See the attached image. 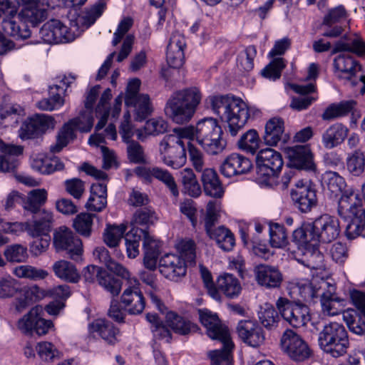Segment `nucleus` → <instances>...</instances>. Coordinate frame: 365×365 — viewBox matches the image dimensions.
Wrapping results in <instances>:
<instances>
[{
  "instance_id": "f257e3e1",
  "label": "nucleus",
  "mask_w": 365,
  "mask_h": 365,
  "mask_svg": "<svg viewBox=\"0 0 365 365\" xmlns=\"http://www.w3.org/2000/svg\"><path fill=\"white\" fill-rule=\"evenodd\" d=\"M292 297H300L308 303L320 301L322 311L330 316L338 315L345 305V300L337 296L336 285L331 279L314 276L312 279H294L289 284Z\"/></svg>"
},
{
  "instance_id": "f03ea898",
  "label": "nucleus",
  "mask_w": 365,
  "mask_h": 365,
  "mask_svg": "<svg viewBox=\"0 0 365 365\" xmlns=\"http://www.w3.org/2000/svg\"><path fill=\"white\" fill-rule=\"evenodd\" d=\"M340 233L338 219L323 215L312 222H307L296 229L292 234L293 241L299 245V250H306L311 257H318L322 260L323 256L317 250L319 242L329 243L336 240Z\"/></svg>"
},
{
  "instance_id": "7ed1b4c3",
  "label": "nucleus",
  "mask_w": 365,
  "mask_h": 365,
  "mask_svg": "<svg viewBox=\"0 0 365 365\" xmlns=\"http://www.w3.org/2000/svg\"><path fill=\"white\" fill-rule=\"evenodd\" d=\"M105 4L99 3L77 18L75 25L68 29L58 19H51L45 23L40 30V35L44 42L65 43L73 41L82 31L93 25L104 10Z\"/></svg>"
},
{
  "instance_id": "20e7f679",
  "label": "nucleus",
  "mask_w": 365,
  "mask_h": 365,
  "mask_svg": "<svg viewBox=\"0 0 365 365\" xmlns=\"http://www.w3.org/2000/svg\"><path fill=\"white\" fill-rule=\"evenodd\" d=\"M212 111L227 124V133L232 137L237 135L250 118L246 103L233 95L211 96L207 98Z\"/></svg>"
},
{
  "instance_id": "39448f33",
  "label": "nucleus",
  "mask_w": 365,
  "mask_h": 365,
  "mask_svg": "<svg viewBox=\"0 0 365 365\" xmlns=\"http://www.w3.org/2000/svg\"><path fill=\"white\" fill-rule=\"evenodd\" d=\"M181 130L187 136V140L195 139L208 155H219L227 146V142L222 138V127L214 118H204L200 120L195 126L183 127V130Z\"/></svg>"
},
{
  "instance_id": "423d86ee",
  "label": "nucleus",
  "mask_w": 365,
  "mask_h": 365,
  "mask_svg": "<svg viewBox=\"0 0 365 365\" xmlns=\"http://www.w3.org/2000/svg\"><path fill=\"white\" fill-rule=\"evenodd\" d=\"M201 98V93L196 87L178 91L168 99L165 114L177 124L186 123L192 118Z\"/></svg>"
},
{
  "instance_id": "0eeeda50",
  "label": "nucleus",
  "mask_w": 365,
  "mask_h": 365,
  "mask_svg": "<svg viewBox=\"0 0 365 365\" xmlns=\"http://www.w3.org/2000/svg\"><path fill=\"white\" fill-rule=\"evenodd\" d=\"M181 130H183V127L174 128L173 133L165 135L159 143L161 160L173 169L182 167L187 160L183 140L187 139V136Z\"/></svg>"
},
{
  "instance_id": "6e6552de",
  "label": "nucleus",
  "mask_w": 365,
  "mask_h": 365,
  "mask_svg": "<svg viewBox=\"0 0 365 365\" xmlns=\"http://www.w3.org/2000/svg\"><path fill=\"white\" fill-rule=\"evenodd\" d=\"M319 344L325 352L334 357L344 355L349 346L348 333L345 327L336 322L325 325L319 333Z\"/></svg>"
},
{
  "instance_id": "1a4fd4ad",
  "label": "nucleus",
  "mask_w": 365,
  "mask_h": 365,
  "mask_svg": "<svg viewBox=\"0 0 365 365\" xmlns=\"http://www.w3.org/2000/svg\"><path fill=\"white\" fill-rule=\"evenodd\" d=\"M93 125L92 110H83L81 114L65 123L58 133L56 143L51 146L53 153L60 152L63 148L76 138V131L82 133L91 131Z\"/></svg>"
},
{
  "instance_id": "9d476101",
  "label": "nucleus",
  "mask_w": 365,
  "mask_h": 365,
  "mask_svg": "<svg viewBox=\"0 0 365 365\" xmlns=\"http://www.w3.org/2000/svg\"><path fill=\"white\" fill-rule=\"evenodd\" d=\"M257 174L261 182L277 176L281 171L284 161L282 155L272 148L260 150L256 158Z\"/></svg>"
},
{
  "instance_id": "9b49d317",
  "label": "nucleus",
  "mask_w": 365,
  "mask_h": 365,
  "mask_svg": "<svg viewBox=\"0 0 365 365\" xmlns=\"http://www.w3.org/2000/svg\"><path fill=\"white\" fill-rule=\"evenodd\" d=\"M276 307L282 318L293 327H304L310 320L309 308L304 304L279 297L276 302Z\"/></svg>"
},
{
  "instance_id": "f8f14e48",
  "label": "nucleus",
  "mask_w": 365,
  "mask_h": 365,
  "mask_svg": "<svg viewBox=\"0 0 365 365\" xmlns=\"http://www.w3.org/2000/svg\"><path fill=\"white\" fill-rule=\"evenodd\" d=\"M53 245L56 252H66L68 257L73 260H78L83 253L81 240L71 229L65 226L55 230Z\"/></svg>"
},
{
  "instance_id": "ddd939ff",
  "label": "nucleus",
  "mask_w": 365,
  "mask_h": 365,
  "mask_svg": "<svg viewBox=\"0 0 365 365\" xmlns=\"http://www.w3.org/2000/svg\"><path fill=\"white\" fill-rule=\"evenodd\" d=\"M43 308L36 306L21 317L17 322L18 329L24 334L38 336L46 334L53 326L51 320H46L41 316Z\"/></svg>"
},
{
  "instance_id": "4468645a",
  "label": "nucleus",
  "mask_w": 365,
  "mask_h": 365,
  "mask_svg": "<svg viewBox=\"0 0 365 365\" xmlns=\"http://www.w3.org/2000/svg\"><path fill=\"white\" fill-rule=\"evenodd\" d=\"M280 343L282 350L294 361H304L311 355L308 344L299 334L292 329L284 331Z\"/></svg>"
},
{
  "instance_id": "2eb2a0df",
  "label": "nucleus",
  "mask_w": 365,
  "mask_h": 365,
  "mask_svg": "<svg viewBox=\"0 0 365 365\" xmlns=\"http://www.w3.org/2000/svg\"><path fill=\"white\" fill-rule=\"evenodd\" d=\"M128 279L129 285L123 291L120 302L128 314L136 315L141 314L145 309V302L139 287L140 283L136 278Z\"/></svg>"
},
{
  "instance_id": "dca6fc26",
  "label": "nucleus",
  "mask_w": 365,
  "mask_h": 365,
  "mask_svg": "<svg viewBox=\"0 0 365 365\" xmlns=\"http://www.w3.org/2000/svg\"><path fill=\"white\" fill-rule=\"evenodd\" d=\"M338 215L344 220L353 217L365 219V210L359 195L353 190L345 191L338 201Z\"/></svg>"
},
{
  "instance_id": "f3484780",
  "label": "nucleus",
  "mask_w": 365,
  "mask_h": 365,
  "mask_svg": "<svg viewBox=\"0 0 365 365\" xmlns=\"http://www.w3.org/2000/svg\"><path fill=\"white\" fill-rule=\"evenodd\" d=\"M201 324L207 329L208 336L212 339L225 341L230 339L227 327L224 326L217 314L207 309L198 310Z\"/></svg>"
},
{
  "instance_id": "a211bd4d",
  "label": "nucleus",
  "mask_w": 365,
  "mask_h": 365,
  "mask_svg": "<svg viewBox=\"0 0 365 365\" xmlns=\"http://www.w3.org/2000/svg\"><path fill=\"white\" fill-rule=\"evenodd\" d=\"M237 331L239 337L250 346L258 347L264 343V332L256 321L250 319L240 321Z\"/></svg>"
},
{
  "instance_id": "6ab92c4d",
  "label": "nucleus",
  "mask_w": 365,
  "mask_h": 365,
  "mask_svg": "<svg viewBox=\"0 0 365 365\" xmlns=\"http://www.w3.org/2000/svg\"><path fill=\"white\" fill-rule=\"evenodd\" d=\"M159 271L165 278L177 281L185 275L187 264L179 255L166 254L159 261Z\"/></svg>"
},
{
  "instance_id": "aec40b11",
  "label": "nucleus",
  "mask_w": 365,
  "mask_h": 365,
  "mask_svg": "<svg viewBox=\"0 0 365 365\" xmlns=\"http://www.w3.org/2000/svg\"><path fill=\"white\" fill-rule=\"evenodd\" d=\"M252 168V161L247 157L232 153L222 163L220 171L226 178H232L249 173Z\"/></svg>"
},
{
  "instance_id": "412c9836",
  "label": "nucleus",
  "mask_w": 365,
  "mask_h": 365,
  "mask_svg": "<svg viewBox=\"0 0 365 365\" xmlns=\"http://www.w3.org/2000/svg\"><path fill=\"white\" fill-rule=\"evenodd\" d=\"M285 152L292 167L297 170H315L316 165L309 147L307 145L287 147L285 148Z\"/></svg>"
},
{
  "instance_id": "4be33fe9",
  "label": "nucleus",
  "mask_w": 365,
  "mask_h": 365,
  "mask_svg": "<svg viewBox=\"0 0 365 365\" xmlns=\"http://www.w3.org/2000/svg\"><path fill=\"white\" fill-rule=\"evenodd\" d=\"M254 273L257 283L268 289L279 287L283 279L279 270L277 267L268 264L256 266Z\"/></svg>"
},
{
  "instance_id": "5701e85b",
  "label": "nucleus",
  "mask_w": 365,
  "mask_h": 365,
  "mask_svg": "<svg viewBox=\"0 0 365 365\" xmlns=\"http://www.w3.org/2000/svg\"><path fill=\"white\" fill-rule=\"evenodd\" d=\"M334 66L339 78L350 82L352 86L356 85L357 82L352 78L357 71H361V66L351 56L346 53L339 55L334 60Z\"/></svg>"
},
{
  "instance_id": "b1692460",
  "label": "nucleus",
  "mask_w": 365,
  "mask_h": 365,
  "mask_svg": "<svg viewBox=\"0 0 365 365\" xmlns=\"http://www.w3.org/2000/svg\"><path fill=\"white\" fill-rule=\"evenodd\" d=\"M32 220L28 222V234L33 237L49 236L53 220L51 212L43 210L33 213Z\"/></svg>"
},
{
  "instance_id": "393cba45",
  "label": "nucleus",
  "mask_w": 365,
  "mask_h": 365,
  "mask_svg": "<svg viewBox=\"0 0 365 365\" xmlns=\"http://www.w3.org/2000/svg\"><path fill=\"white\" fill-rule=\"evenodd\" d=\"M142 237L143 240V264L145 268L153 271L156 269L158 259L160 254V243L151 236L146 230H143Z\"/></svg>"
},
{
  "instance_id": "a878e982",
  "label": "nucleus",
  "mask_w": 365,
  "mask_h": 365,
  "mask_svg": "<svg viewBox=\"0 0 365 365\" xmlns=\"http://www.w3.org/2000/svg\"><path fill=\"white\" fill-rule=\"evenodd\" d=\"M0 171L14 172L19 165L18 156L23 152L21 146L6 145L0 139Z\"/></svg>"
},
{
  "instance_id": "bb28decb",
  "label": "nucleus",
  "mask_w": 365,
  "mask_h": 365,
  "mask_svg": "<svg viewBox=\"0 0 365 365\" xmlns=\"http://www.w3.org/2000/svg\"><path fill=\"white\" fill-rule=\"evenodd\" d=\"M89 331L94 335L99 336L108 344H115L118 341L119 329L110 322L98 319L89 324Z\"/></svg>"
},
{
  "instance_id": "cd10ccee",
  "label": "nucleus",
  "mask_w": 365,
  "mask_h": 365,
  "mask_svg": "<svg viewBox=\"0 0 365 365\" xmlns=\"http://www.w3.org/2000/svg\"><path fill=\"white\" fill-rule=\"evenodd\" d=\"M291 197L294 206L302 212H308L317 205V197L314 188L299 187L293 189Z\"/></svg>"
},
{
  "instance_id": "c85d7f7f",
  "label": "nucleus",
  "mask_w": 365,
  "mask_h": 365,
  "mask_svg": "<svg viewBox=\"0 0 365 365\" xmlns=\"http://www.w3.org/2000/svg\"><path fill=\"white\" fill-rule=\"evenodd\" d=\"M2 29L4 32L17 39H26L31 36L28 24L16 13L9 19H2Z\"/></svg>"
},
{
  "instance_id": "c756f323",
  "label": "nucleus",
  "mask_w": 365,
  "mask_h": 365,
  "mask_svg": "<svg viewBox=\"0 0 365 365\" xmlns=\"http://www.w3.org/2000/svg\"><path fill=\"white\" fill-rule=\"evenodd\" d=\"M17 294V297L12 303L13 312L15 314L23 312L33 302L41 299L43 295V289L36 285L24 289L20 287Z\"/></svg>"
},
{
  "instance_id": "7c9ffc66",
  "label": "nucleus",
  "mask_w": 365,
  "mask_h": 365,
  "mask_svg": "<svg viewBox=\"0 0 365 365\" xmlns=\"http://www.w3.org/2000/svg\"><path fill=\"white\" fill-rule=\"evenodd\" d=\"M200 173L205 193L214 198H221L225 190L216 171L213 168H205Z\"/></svg>"
},
{
  "instance_id": "2f4dec72",
  "label": "nucleus",
  "mask_w": 365,
  "mask_h": 365,
  "mask_svg": "<svg viewBox=\"0 0 365 365\" xmlns=\"http://www.w3.org/2000/svg\"><path fill=\"white\" fill-rule=\"evenodd\" d=\"M292 90L297 93L301 94L299 97H294L292 99L290 107L296 110L300 111L308 108L315 98L307 96V94L314 92L315 86L310 83L306 85L293 84Z\"/></svg>"
},
{
  "instance_id": "473e14b6",
  "label": "nucleus",
  "mask_w": 365,
  "mask_h": 365,
  "mask_svg": "<svg viewBox=\"0 0 365 365\" xmlns=\"http://www.w3.org/2000/svg\"><path fill=\"white\" fill-rule=\"evenodd\" d=\"M348 51L359 56L365 54V42L356 35L344 36L337 41L331 51L332 54Z\"/></svg>"
},
{
  "instance_id": "72a5a7b5",
  "label": "nucleus",
  "mask_w": 365,
  "mask_h": 365,
  "mask_svg": "<svg viewBox=\"0 0 365 365\" xmlns=\"http://www.w3.org/2000/svg\"><path fill=\"white\" fill-rule=\"evenodd\" d=\"M349 129L341 123H334L322 134V144L327 149H332L339 145L346 138Z\"/></svg>"
},
{
  "instance_id": "f704fd0d",
  "label": "nucleus",
  "mask_w": 365,
  "mask_h": 365,
  "mask_svg": "<svg viewBox=\"0 0 365 365\" xmlns=\"http://www.w3.org/2000/svg\"><path fill=\"white\" fill-rule=\"evenodd\" d=\"M107 205V186L104 182L93 183L91 187V195L86 204L90 211L101 212Z\"/></svg>"
},
{
  "instance_id": "c9c22d12",
  "label": "nucleus",
  "mask_w": 365,
  "mask_h": 365,
  "mask_svg": "<svg viewBox=\"0 0 365 365\" xmlns=\"http://www.w3.org/2000/svg\"><path fill=\"white\" fill-rule=\"evenodd\" d=\"M284 121L279 118H271L265 125L264 135V143L270 146L277 145L281 140L286 141V135H284Z\"/></svg>"
},
{
  "instance_id": "e433bc0d",
  "label": "nucleus",
  "mask_w": 365,
  "mask_h": 365,
  "mask_svg": "<svg viewBox=\"0 0 365 365\" xmlns=\"http://www.w3.org/2000/svg\"><path fill=\"white\" fill-rule=\"evenodd\" d=\"M93 255L95 259L105 264L109 270L115 274L122 278H128L130 277V274L128 270L122 264L113 260L106 247L103 246L97 247L93 250Z\"/></svg>"
},
{
  "instance_id": "4c0bfd02",
  "label": "nucleus",
  "mask_w": 365,
  "mask_h": 365,
  "mask_svg": "<svg viewBox=\"0 0 365 365\" xmlns=\"http://www.w3.org/2000/svg\"><path fill=\"white\" fill-rule=\"evenodd\" d=\"M216 287L220 294L221 292L230 299L238 297L242 290L238 279L233 274L227 273L222 274L217 278Z\"/></svg>"
},
{
  "instance_id": "58836bf2",
  "label": "nucleus",
  "mask_w": 365,
  "mask_h": 365,
  "mask_svg": "<svg viewBox=\"0 0 365 365\" xmlns=\"http://www.w3.org/2000/svg\"><path fill=\"white\" fill-rule=\"evenodd\" d=\"M55 275L67 282L77 283L81 278L76 267L71 262L60 259L55 262L52 266Z\"/></svg>"
},
{
  "instance_id": "ea45409f",
  "label": "nucleus",
  "mask_w": 365,
  "mask_h": 365,
  "mask_svg": "<svg viewBox=\"0 0 365 365\" xmlns=\"http://www.w3.org/2000/svg\"><path fill=\"white\" fill-rule=\"evenodd\" d=\"M31 165L34 170L46 175L61 170L64 168L63 163L58 158H48L41 154L33 157Z\"/></svg>"
},
{
  "instance_id": "a19ab883",
  "label": "nucleus",
  "mask_w": 365,
  "mask_h": 365,
  "mask_svg": "<svg viewBox=\"0 0 365 365\" xmlns=\"http://www.w3.org/2000/svg\"><path fill=\"white\" fill-rule=\"evenodd\" d=\"M165 318L167 325L178 334L187 335L191 332L196 331L197 329L196 324L175 312H168Z\"/></svg>"
},
{
  "instance_id": "79ce46f5",
  "label": "nucleus",
  "mask_w": 365,
  "mask_h": 365,
  "mask_svg": "<svg viewBox=\"0 0 365 365\" xmlns=\"http://www.w3.org/2000/svg\"><path fill=\"white\" fill-rule=\"evenodd\" d=\"M18 14L23 20L33 26L43 21L47 16L46 10L40 6L39 2H31V4L24 6Z\"/></svg>"
},
{
  "instance_id": "37998d69",
  "label": "nucleus",
  "mask_w": 365,
  "mask_h": 365,
  "mask_svg": "<svg viewBox=\"0 0 365 365\" xmlns=\"http://www.w3.org/2000/svg\"><path fill=\"white\" fill-rule=\"evenodd\" d=\"M127 107H133L135 119L138 121L145 120L153 112V106L148 94L138 96L132 103H125Z\"/></svg>"
},
{
  "instance_id": "c03bdc74",
  "label": "nucleus",
  "mask_w": 365,
  "mask_h": 365,
  "mask_svg": "<svg viewBox=\"0 0 365 365\" xmlns=\"http://www.w3.org/2000/svg\"><path fill=\"white\" fill-rule=\"evenodd\" d=\"M210 238L214 240L217 245L224 251H230L235 245L234 235L224 226H219L212 234Z\"/></svg>"
},
{
  "instance_id": "a18cd8bd",
  "label": "nucleus",
  "mask_w": 365,
  "mask_h": 365,
  "mask_svg": "<svg viewBox=\"0 0 365 365\" xmlns=\"http://www.w3.org/2000/svg\"><path fill=\"white\" fill-rule=\"evenodd\" d=\"M223 348L220 350H213L209 352L211 365H232L231 351L234 344L230 339L222 341Z\"/></svg>"
},
{
  "instance_id": "49530a36",
  "label": "nucleus",
  "mask_w": 365,
  "mask_h": 365,
  "mask_svg": "<svg viewBox=\"0 0 365 365\" xmlns=\"http://www.w3.org/2000/svg\"><path fill=\"white\" fill-rule=\"evenodd\" d=\"M258 318L262 325L267 329L276 328L279 321L278 312L272 304L269 303H265L260 307Z\"/></svg>"
},
{
  "instance_id": "de8ad7c7",
  "label": "nucleus",
  "mask_w": 365,
  "mask_h": 365,
  "mask_svg": "<svg viewBox=\"0 0 365 365\" xmlns=\"http://www.w3.org/2000/svg\"><path fill=\"white\" fill-rule=\"evenodd\" d=\"M346 169L353 176H361L365 170V155L361 150L348 154L346 160Z\"/></svg>"
},
{
  "instance_id": "09e8293b",
  "label": "nucleus",
  "mask_w": 365,
  "mask_h": 365,
  "mask_svg": "<svg viewBox=\"0 0 365 365\" xmlns=\"http://www.w3.org/2000/svg\"><path fill=\"white\" fill-rule=\"evenodd\" d=\"M344 319L351 332L360 336L365 334V312H346Z\"/></svg>"
},
{
  "instance_id": "8fccbe9b",
  "label": "nucleus",
  "mask_w": 365,
  "mask_h": 365,
  "mask_svg": "<svg viewBox=\"0 0 365 365\" xmlns=\"http://www.w3.org/2000/svg\"><path fill=\"white\" fill-rule=\"evenodd\" d=\"M354 105L355 102L354 101H347L338 104H331L326 108L322 118L324 120H331L336 118L346 115L352 110Z\"/></svg>"
},
{
  "instance_id": "3c124183",
  "label": "nucleus",
  "mask_w": 365,
  "mask_h": 365,
  "mask_svg": "<svg viewBox=\"0 0 365 365\" xmlns=\"http://www.w3.org/2000/svg\"><path fill=\"white\" fill-rule=\"evenodd\" d=\"M181 181L186 193L197 197L201 194V187L191 168H185L180 172Z\"/></svg>"
},
{
  "instance_id": "603ef678",
  "label": "nucleus",
  "mask_w": 365,
  "mask_h": 365,
  "mask_svg": "<svg viewBox=\"0 0 365 365\" xmlns=\"http://www.w3.org/2000/svg\"><path fill=\"white\" fill-rule=\"evenodd\" d=\"M269 244L274 248H284L288 245L287 230L284 225L278 223L269 225Z\"/></svg>"
},
{
  "instance_id": "864d4df0",
  "label": "nucleus",
  "mask_w": 365,
  "mask_h": 365,
  "mask_svg": "<svg viewBox=\"0 0 365 365\" xmlns=\"http://www.w3.org/2000/svg\"><path fill=\"white\" fill-rule=\"evenodd\" d=\"M47 192L44 189H36L31 190L27 197L24 204V208L32 213L42 211L41 206L46 202Z\"/></svg>"
},
{
  "instance_id": "5fc2aeb1",
  "label": "nucleus",
  "mask_w": 365,
  "mask_h": 365,
  "mask_svg": "<svg viewBox=\"0 0 365 365\" xmlns=\"http://www.w3.org/2000/svg\"><path fill=\"white\" fill-rule=\"evenodd\" d=\"M260 139L257 132L250 129L244 133L237 142L238 148L247 153L255 154L259 147Z\"/></svg>"
},
{
  "instance_id": "6e6d98bb",
  "label": "nucleus",
  "mask_w": 365,
  "mask_h": 365,
  "mask_svg": "<svg viewBox=\"0 0 365 365\" xmlns=\"http://www.w3.org/2000/svg\"><path fill=\"white\" fill-rule=\"evenodd\" d=\"M143 232V229L133 228L125 237L127 255L130 259L139 255V242Z\"/></svg>"
},
{
  "instance_id": "4d7b16f0",
  "label": "nucleus",
  "mask_w": 365,
  "mask_h": 365,
  "mask_svg": "<svg viewBox=\"0 0 365 365\" xmlns=\"http://www.w3.org/2000/svg\"><path fill=\"white\" fill-rule=\"evenodd\" d=\"M94 215L81 212L73 220V227L76 231L83 237H90L92 231Z\"/></svg>"
},
{
  "instance_id": "13d9d810",
  "label": "nucleus",
  "mask_w": 365,
  "mask_h": 365,
  "mask_svg": "<svg viewBox=\"0 0 365 365\" xmlns=\"http://www.w3.org/2000/svg\"><path fill=\"white\" fill-rule=\"evenodd\" d=\"M257 55L255 46H249L239 53L237 58V67L243 71H250L254 68V59Z\"/></svg>"
},
{
  "instance_id": "bf43d9fd",
  "label": "nucleus",
  "mask_w": 365,
  "mask_h": 365,
  "mask_svg": "<svg viewBox=\"0 0 365 365\" xmlns=\"http://www.w3.org/2000/svg\"><path fill=\"white\" fill-rule=\"evenodd\" d=\"M98 282L99 285L103 287L105 290L110 292L113 296H117L120 292L122 287L121 280L108 273L105 269L100 272Z\"/></svg>"
},
{
  "instance_id": "052dcab7",
  "label": "nucleus",
  "mask_w": 365,
  "mask_h": 365,
  "mask_svg": "<svg viewBox=\"0 0 365 365\" xmlns=\"http://www.w3.org/2000/svg\"><path fill=\"white\" fill-rule=\"evenodd\" d=\"M14 274L19 278H26L32 280L43 279L48 275L46 270L30 265L16 267L14 270Z\"/></svg>"
},
{
  "instance_id": "680f3d73",
  "label": "nucleus",
  "mask_w": 365,
  "mask_h": 365,
  "mask_svg": "<svg viewBox=\"0 0 365 365\" xmlns=\"http://www.w3.org/2000/svg\"><path fill=\"white\" fill-rule=\"evenodd\" d=\"M127 227L121 224L120 225L108 226L104 232L103 240L110 247H115L118 245Z\"/></svg>"
},
{
  "instance_id": "e2e57ef3",
  "label": "nucleus",
  "mask_w": 365,
  "mask_h": 365,
  "mask_svg": "<svg viewBox=\"0 0 365 365\" xmlns=\"http://www.w3.org/2000/svg\"><path fill=\"white\" fill-rule=\"evenodd\" d=\"M19 288V282L11 276L0 277V299L13 297Z\"/></svg>"
},
{
  "instance_id": "0e129e2a",
  "label": "nucleus",
  "mask_w": 365,
  "mask_h": 365,
  "mask_svg": "<svg viewBox=\"0 0 365 365\" xmlns=\"http://www.w3.org/2000/svg\"><path fill=\"white\" fill-rule=\"evenodd\" d=\"M285 66L286 65L282 58H276L265 66L261 73L263 77L269 80L275 81L280 78L281 73Z\"/></svg>"
},
{
  "instance_id": "69168bd1",
  "label": "nucleus",
  "mask_w": 365,
  "mask_h": 365,
  "mask_svg": "<svg viewBox=\"0 0 365 365\" xmlns=\"http://www.w3.org/2000/svg\"><path fill=\"white\" fill-rule=\"evenodd\" d=\"M154 178L162 182L170 191L171 194L177 197L179 195V191L177 184L172 174L165 169L156 168L154 173Z\"/></svg>"
},
{
  "instance_id": "338daca9",
  "label": "nucleus",
  "mask_w": 365,
  "mask_h": 365,
  "mask_svg": "<svg viewBox=\"0 0 365 365\" xmlns=\"http://www.w3.org/2000/svg\"><path fill=\"white\" fill-rule=\"evenodd\" d=\"M4 256L9 262H24L28 257L27 248L19 244L11 245L6 248Z\"/></svg>"
},
{
  "instance_id": "774afa93",
  "label": "nucleus",
  "mask_w": 365,
  "mask_h": 365,
  "mask_svg": "<svg viewBox=\"0 0 365 365\" xmlns=\"http://www.w3.org/2000/svg\"><path fill=\"white\" fill-rule=\"evenodd\" d=\"M36 349L39 357L45 361H53L59 357V351L55 346L48 341H41L37 344Z\"/></svg>"
}]
</instances>
